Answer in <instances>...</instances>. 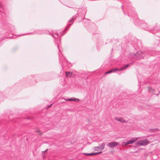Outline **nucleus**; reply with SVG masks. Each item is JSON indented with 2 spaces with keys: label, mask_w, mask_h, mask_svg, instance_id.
I'll list each match as a JSON object with an SVG mask.
<instances>
[{
  "label": "nucleus",
  "mask_w": 160,
  "mask_h": 160,
  "mask_svg": "<svg viewBox=\"0 0 160 160\" xmlns=\"http://www.w3.org/2000/svg\"><path fill=\"white\" fill-rule=\"evenodd\" d=\"M128 16L129 17H130V16H131L133 19V20H135L136 23H138V24H137V25H139L141 24L142 26L141 27L143 29L146 30L151 31L152 32V33L153 34H155L158 37H160V31H159L158 32L157 28L156 27L153 29L149 28H148V25L146 23L144 22V21H142L137 18V15L136 13V12L135 11H134L132 13H130L129 14L128 13Z\"/></svg>",
  "instance_id": "f257e3e1"
},
{
  "label": "nucleus",
  "mask_w": 160,
  "mask_h": 160,
  "mask_svg": "<svg viewBox=\"0 0 160 160\" xmlns=\"http://www.w3.org/2000/svg\"><path fill=\"white\" fill-rule=\"evenodd\" d=\"M77 17V15H76L72 17V18L68 21V22L70 23L68 24V26L63 31L60 32H56V33L52 32V36L54 39H56L58 38H59L61 36H63L65 33V31H67L69 28V27L73 23V21L76 19Z\"/></svg>",
  "instance_id": "f03ea898"
},
{
  "label": "nucleus",
  "mask_w": 160,
  "mask_h": 160,
  "mask_svg": "<svg viewBox=\"0 0 160 160\" xmlns=\"http://www.w3.org/2000/svg\"><path fill=\"white\" fill-rule=\"evenodd\" d=\"M150 142L147 139L138 141L136 143L137 146H146L149 144Z\"/></svg>",
  "instance_id": "7ed1b4c3"
},
{
  "label": "nucleus",
  "mask_w": 160,
  "mask_h": 160,
  "mask_svg": "<svg viewBox=\"0 0 160 160\" xmlns=\"http://www.w3.org/2000/svg\"><path fill=\"white\" fill-rule=\"evenodd\" d=\"M118 142H113L108 143L107 144V146L110 148H113L114 147L118 145Z\"/></svg>",
  "instance_id": "20e7f679"
},
{
  "label": "nucleus",
  "mask_w": 160,
  "mask_h": 160,
  "mask_svg": "<svg viewBox=\"0 0 160 160\" xmlns=\"http://www.w3.org/2000/svg\"><path fill=\"white\" fill-rule=\"evenodd\" d=\"M5 10L3 8L1 4L0 3V12L2 17H5Z\"/></svg>",
  "instance_id": "39448f33"
},
{
  "label": "nucleus",
  "mask_w": 160,
  "mask_h": 160,
  "mask_svg": "<svg viewBox=\"0 0 160 160\" xmlns=\"http://www.w3.org/2000/svg\"><path fill=\"white\" fill-rule=\"evenodd\" d=\"M143 55V53L141 51H139L136 53V57L139 59H142L144 57V56Z\"/></svg>",
  "instance_id": "423d86ee"
},
{
  "label": "nucleus",
  "mask_w": 160,
  "mask_h": 160,
  "mask_svg": "<svg viewBox=\"0 0 160 160\" xmlns=\"http://www.w3.org/2000/svg\"><path fill=\"white\" fill-rule=\"evenodd\" d=\"M129 66V64H128L127 65H125L123 67L121 68H120V69H118V68H115L114 69H112L113 70V72H115V71H121L122 70H123L128 67Z\"/></svg>",
  "instance_id": "0eeeda50"
},
{
  "label": "nucleus",
  "mask_w": 160,
  "mask_h": 160,
  "mask_svg": "<svg viewBox=\"0 0 160 160\" xmlns=\"http://www.w3.org/2000/svg\"><path fill=\"white\" fill-rule=\"evenodd\" d=\"M64 100L67 101H74V102H79V99L78 98H70V99H63Z\"/></svg>",
  "instance_id": "6e6552de"
},
{
  "label": "nucleus",
  "mask_w": 160,
  "mask_h": 160,
  "mask_svg": "<svg viewBox=\"0 0 160 160\" xmlns=\"http://www.w3.org/2000/svg\"><path fill=\"white\" fill-rule=\"evenodd\" d=\"M115 119L120 122H122V123H126L127 122L123 118H118L117 117H116L115 118Z\"/></svg>",
  "instance_id": "1a4fd4ad"
},
{
  "label": "nucleus",
  "mask_w": 160,
  "mask_h": 160,
  "mask_svg": "<svg viewBox=\"0 0 160 160\" xmlns=\"http://www.w3.org/2000/svg\"><path fill=\"white\" fill-rule=\"evenodd\" d=\"M138 138H132V139L127 141V143L128 144H132L134 142L138 139Z\"/></svg>",
  "instance_id": "9d476101"
},
{
  "label": "nucleus",
  "mask_w": 160,
  "mask_h": 160,
  "mask_svg": "<svg viewBox=\"0 0 160 160\" xmlns=\"http://www.w3.org/2000/svg\"><path fill=\"white\" fill-rule=\"evenodd\" d=\"M48 32V31L45 30H39L37 31V33L38 34H45Z\"/></svg>",
  "instance_id": "9b49d317"
},
{
  "label": "nucleus",
  "mask_w": 160,
  "mask_h": 160,
  "mask_svg": "<svg viewBox=\"0 0 160 160\" xmlns=\"http://www.w3.org/2000/svg\"><path fill=\"white\" fill-rule=\"evenodd\" d=\"M66 76L68 77H71L72 75V73L71 72H65Z\"/></svg>",
  "instance_id": "f8f14e48"
},
{
  "label": "nucleus",
  "mask_w": 160,
  "mask_h": 160,
  "mask_svg": "<svg viewBox=\"0 0 160 160\" xmlns=\"http://www.w3.org/2000/svg\"><path fill=\"white\" fill-rule=\"evenodd\" d=\"M93 149L94 151H98L101 150V149L100 147H93Z\"/></svg>",
  "instance_id": "ddd939ff"
},
{
  "label": "nucleus",
  "mask_w": 160,
  "mask_h": 160,
  "mask_svg": "<svg viewBox=\"0 0 160 160\" xmlns=\"http://www.w3.org/2000/svg\"><path fill=\"white\" fill-rule=\"evenodd\" d=\"M105 144L104 143H101V147H100L101 151L103 150L105 147Z\"/></svg>",
  "instance_id": "4468645a"
},
{
  "label": "nucleus",
  "mask_w": 160,
  "mask_h": 160,
  "mask_svg": "<svg viewBox=\"0 0 160 160\" xmlns=\"http://www.w3.org/2000/svg\"><path fill=\"white\" fill-rule=\"evenodd\" d=\"M83 154L87 155H89V156H92L93 155V153H83Z\"/></svg>",
  "instance_id": "2eb2a0df"
},
{
  "label": "nucleus",
  "mask_w": 160,
  "mask_h": 160,
  "mask_svg": "<svg viewBox=\"0 0 160 160\" xmlns=\"http://www.w3.org/2000/svg\"><path fill=\"white\" fill-rule=\"evenodd\" d=\"M112 72H113V70L112 69L111 70H110L108 72H106L105 73V74L110 73H111Z\"/></svg>",
  "instance_id": "dca6fc26"
},
{
  "label": "nucleus",
  "mask_w": 160,
  "mask_h": 160,
  "mask_svg": "<svg viewBox=\"0 0 160 160\" xmlns=\"http://www.w3.org/2000/svg\"><path fill=\"white\" fill-rule=\"evenodd\" d=\"M128 145V144L127 143V142H124L122 143V145L125 146H126Z\"/></svg>",
  "instance_id": "f3484780"
},
{
  "label": "nucleus",
  "mask_w": 160,
  "mask_h": 160,
  "mask_svg": "<svg viewBox=\"0 0 160 160\" xmlns=\"http://www.w3.org/2000/svg\"><path fill=\"white\" fill-rule=\"evenodd\" d=\"M132 55L133 57H134V56H136V53H132Z\"/></svg>",
  "instance_id": "a211bd4d"
},
{
  "label": "nucleus",
  "mask_w": 160,
  "mask_h": 160,
  "mask_svg": "<svg viewBox=\"0 0 160 160\" xmlns=\"http://www.w3.org/2000/svg\"><path fill=\"white\" fill-rule=\"evenodd\" d=\"M93 155H98V152L93 153Z\"/></svg>",
  "instance_id": "6ab92c4d"
},
{
  "label": "nucleus",
  "mask_w": 160,
  "mask_h": 160,
  "mask_svg": "<svg viewBox=\"0 0 160 160\" xmlns=\"http://www.w3.org/2000/svg\"><path fill=\"white\" fill-rule=\"evenodd\" d=\"M102 153V152H98V154H101Z\"/></svg>",
  "instance_id": "aec40b11"
},
{
  "label": "nucleus",
  "mask_w": 160,
  "mask_h": 160,
  "mask_svg": "<svg viewBox=\"0 0 160 160\" xmlns=\"http://www.w3.org/2000/svg\"><path fill=\"white\" fill-rule=\"evenodd\" d=\"M128 37H129V36H128H128H127V37H126V39H129V38H128Z\"/></svg>",
  "instance_id": "412c9836"
},
{
  "label": "nucleus",
  "mask_w": 160,
  "mask_h": 160,
  "mask_svg": "<svg viewBox=\"0 0 160 160\" xmlns=\"http://www.w3.org/2000/svg\"><path fill=\"white\" fill-rule=\"evenodd\" d=\"M47 150H48V149H46L45 151H43V152H46L47 151Z\"/></svg>",
  "instance_id": "4be33fe9"
},
{
  "label": "nucleus",
  "mask_w": 160,
  "mask_h": 160,
  "mask_svg": "<svg viewBox=\"0 0 160 160\" xmlns=\"http://www.w3.org/2000/svg\"><path fill=\"white\" fill-rule=\"evenodd\" d=\"M47 150H48V149H46L45 151H43V152H46L47 151Z\"/></svg>",
  "instance_id": "5701e85b"
},
{
  "label": "nucleus",
  "mask_w": 160,
  "mask_h": 160,
  "mask_svg": "<svg viewBox=\"0 0 160 160\" xmlns=\"http://www.w3.org/2000/svg\"><path fill=\"white\" fill-rule=\"evenodd\" d=\"M25 34H21V35H19L18 36H22V35H25Z\"/></svg>",
  "instance_id": "b1692460"
},
{
  "label": "nucleus",
  "mask_w": 160,
  "mask_h": 160,
  "mask_svg": "<svg viewBox=\"0 0 160 160\" xmlns=\"http://www.w3.org/2000/svg\"><path fill=\"white\" fill-rule=\"evenodd\" d=\"M51 105H52V104H51V105H50V106H48V108H49V107H50Z\"/></svg>",
  "instance_id": "393cba45"
},
{
  "label": "nucleus",
  "mask_w": 160,
  "mask_h": 160,
  "mask_svg": "<svg viewBox=\"0 0 160 160\" xmlns=\"http://www.w3.org/2000/svg\"><path fill=\"white\" fill-rule=\"evenodd\" d=\"M127 10H128V9H129V8H128V7H127Z\"/></svg>",
  "instance_id": "a878e982"
},
{
  "label": "nucleus",
  "mask_w": 160,
  "mask_h": 160,
  "mask_svg": "<svg viewBox=\"0 0 160 160\" xmlns=\"http://www.w3.org/2000/svg\"><path fill=\"white\" fill-rule=\"evenodd\" d=\"M122 6H122V9H123V8H122Z\"/></svg>",
  "instance_id": "bb28decb"
}]
</instances>
